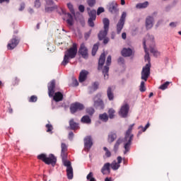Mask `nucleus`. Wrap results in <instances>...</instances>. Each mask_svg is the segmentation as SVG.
Segmentation results:
<instances>
[{"label":"nucleus","mask_w":181,"mask_h":181,"mask_svg":"<svg viewBox=\"0 0 181 181\" xmlns=\"http://www.w3.org/2000/svg\"><path fill=\"white\" fill-rule=\"evenodd\" d=\"M86 112L89 115H93V114H94V112H95V110H94V108H93V107H89V108L86 109Z\"/></svg>","instance_id":"nucleus-44"},{"label":"nucleus","mask_w":181,"mask_h":181,"mask_svg":"<svg viewBox=\"0 0 181 181\" xmlns=\"http://www.w3.org/2000/svg\"><path fill=\"white\" fill-rule=\"evenodd\" d=\"M61 157H64L66 158V156H67L68 153H67V145L64 143H62L61 144Z\"/></svg>","instance_id":"nucleus-23"},{"label":"nucleus","mask_w":181,"mask_h":181,"mask_svg":"<svg viewBox=\"0 0 181 181\" xmlns=\"http://www.w3.org/2000/svg\"><path fill=\"white\" fill-rule=\"evenodd\" d=\"M111 164L110 163H106L104 164L101 169V173L103 175H107V173H111Z\"/></svg>","instance_id":"nucleus-17"},{"label":"nucleus","mask_w":181,"mask_h":181,"mask_svg":"<svg viewBox=\"0 0 181 181\" xmlns=\"http://www.w3.org/2000/svg\"><path fill=\"white\" fill-rule=\"evenodd\" d=\"M87 76H88V71L82 70L79 74V83H84V81L87 80Z\"/></svg>","instance_id":"nucleus-18"},{"label":"nucleus","mask_w":181,"mask_h":181,"mask_svg":"<svg viewBox=\"0 0 181 181\" xmlns=\"http://www.w3.org/2000/svg\"><path fill=\"white\" fill-rule=\"evenodd\" d=\"M150 52L154 56H158L159 55V52H158V50L156 49L155 47H150Z\"/></svg>","instance_id":"nucleus-40"},{"label":"nucleus","mask_w":181,"mask_h":181,"mask_svg":"<svg viewBox=\"0 0 181 181\" xmlns=\"http://www.w3.org/2000/svg\"><path fill=\"white\" fill-rule=\"evenodd\" d=\"M23 9H25V4L24 3H22L21 4V8H19V11H23Z\"/></svg>","instance_id":"nucleus-57"},{"label":"nucleus","mask_w":181,"mask_h":181,"mask_svg":"<svg viewBox=\"0 0 181 181\" xmlns=\"http://www.w3.org/2000/svg\"><path fill=\"white\" fill-rule=\"evenodd\" d=\"M105 181H111V178L106 177L105 179Z\"/></svg>","instance_id":"nucleus-64"},{"label":"nucleus","mask_w":181,"mask_h":181,"mask_svg":"<svg viewBox=\"0 0 181 181\" xmlns=\"http://www.w3.org/2000/svg\"><path fill=\"white\" fill-rule=\"evenodd\" d=\"M93 176H94V174L92 172L89 173L88 175L86 176L87 180L95 181V178H94Z\"/></svg>","instance_id":"nucleus-39"},{"label":"nucleus","mask_w":181,"mask_h":181,"mask_svg":"<svg viewBox=\"0 0 181 181\" xmlns=\"http://www.w3.org/2000/svg\"><path fill=\"white\" fill-rule=\"evenodd\" d=\"M118 63H120L121 64H124V58L119 57L117 60Z\"/></svg>","instance_id":"nucleus-54"},{"label":"nucleus","mask_w":181,"mask_h":181,"mask_svg":"<svg viewBox=\"0 0 181 181\" xmlns=\"http://www.w3.org/2000/svg\"><path fill=\"white\" fill-rule=\"evenodd\" d=\"M84 148L86 151H90L91 146H93V139L91 136H87L83 139Z\"/></svg>","instance_id":"nucleus-14"},{"label":"nucleus","mask_w":181,"mask_h":181,"mask_svg":"<svg viewBox=\"0 0 181 181\" xmlns=\"http://www.w3.org/2000/svg\"><path fill=\"white\" fill-rule=\"evenodd\" d=\"M108 117L110 119H114V117H115V110L112 108L109 109L108 112Z\"/></svg>","instance_id":"nucleus-34"},{"label":"nucleus","mask_w":181,"mask_h":181,"mask_svg":"<svg viewBox=\"0 0 181 181\" xmlns=\"http://www.w3.org/2000/svg\"><path fill=\"white\" fill-rule=\"evenodd\" d=\"M103 150L105 151V156L106 158H111V151H110V150H108V148L107 147H103Z\"/></svg>","instance_id":"nucleus-41"},{"label":"nucleus","mask_w":181,"mask_h":181,"mask_svg":"<svg viewBox=\"0 0 181 181\" xmlns=\"http://www.w3.org/2000/svg\"><path fill=\"white\" fill-rule=\"evenodd\" d=\"M169 84H172V82L166 81L165 83L160 86L159 89L160 90H166V88H168V87H169Z\"/></svg>","instance_id":"nucleus-36"},{"label":"nucleus","mask_w":181,"mask_h":181,"mask_svg":"<svg viewBox=\"0 0 181 181\" xmlns=\"http://www.w3.org/2000/svg\"><path fill=\"white\" fill-rule=\"evenodd\" d=\"M29 103H36V101H37V96L36 95H32L29 100H28Z\"/></svg>","instance_id":"nucleus-43"},{"label":"nucleus","mask_w":181,"mask_h":181,"mask_svg":"<svg viewBox=\"0 0 181 181\" xmlns=\"http://www.w3.org/2000/svg\"><path fill=\"white\" fill-rule=\"evenodd\" d=\"M62 162L64 163V166L66 167V169H69V168H71V162L67 160V156L64 158L63 156L62 157Z\"/></svg>","instance_id":"nucleus-28"},{"label":"nucleus","mask_w":181,"mask_h":181,"mask_svg":"<svg viewBox=\"0 0 181 181\" xmlns=\"http://www.w3.org/2000/svg\"><path fill=\"white\" fill-rule=\"evenodd\" d=\"M10 0H0V4H4V2H6V4H9Z\"/></svg>","instance_id":"nucleus-60"},{"label":"nucleus","mask_w":181,"mask_h":181,"mask_svg":"<svg viewBox=\"0 0 181 181\" xmlns=\"http://www.w3.org/2000/svg\"><path fill=\"white\" fill-rule=\"evenodd\" d=\"M82 124H91V119L88 115H85L81 119Z\"/></svg>","instance_id":"nucleus-29"},{"label":"nucleus","mask_w":181,"mask_h":181,"mask_svg":"<svg viewBox=\"0 0 181 181\" xmlns=\"http://www.w3.org/2000/svg\"><path fill=\"white\" fill-rule=\"evenodd\" d=\"M78 11L81 12V13H83V12H84L85 11V7L83 5H79L78 6Z\"/></svg>","instance_id":"nucleus-51"},{"label":"nucleus","mask_w":181,"mask_h":181,"mask_svg":"<svg viewBox=\"0 0 181 181\" xmlns=\"http://www.w3.org/2000/svg\"><path fill=\"white\" fill-rule=\"evenodd\" d=\"M93 107L95 108H100V110H104L105 105L104 101L101 99V94H98L93 99Z\"/></svg>","instance_id":"nucleus-8"},{"label":"nucleus","mask_w":181,"mask_h":181,"mask_svg":"<svg viewBox=\"0 0 181 181\" xmlns=\"http://www.w3.org/2000/svg\"><path fill=\"white\" fill-rule=\"evenodd\" d=\"M115 139H117V132H110L107 136V142L109 144H112Z\"/></svg>","instance_id":"nucleus-21"},{"label":"nucleus","mask_w":181,"mask_h":181,"mask_svg":"<svg viewBox=\"0 0 181 181\" xmlns=\"http://www.w3.org/2000/svg\"><path fill=\"white\" fill-rule=\"evenodd\" d=\"M108 42H110V39L108 37H105L103 39V43L104 45H107L108 43Z\"/></svg>","instance_id":"nucleus-53"},{"label":"nucleus","mask_w":181,"mask_h":181,"mask_svg":"<svg viewBox=\"0 0 181 181\" xmlns=\"http://www.w3.org/2000/svg\"><path fill=\"white\" fill-rule=\"evenodd\" d=\"M125 4V0H121V5Z\"/></svg>","instance_id":"nucleus-63"},{"label":"nucleus","mask_w":181,"mask_h":181,"mask_svg":"<svg viewBox=\"0 0 181 181\" xmlns=\"http://www.w3.org/2000/svg\"><path fill=\"white\" fill-rule=\"evenodd\" d=\"M104 63H105V54L102 53L100 54V57L98 61V70H101V69H103V66H104Z\"/></svg>","instance_id":"nucleus-19"},{"label":"nucleus","mask_w":181,"mask_h":181,"mask_svg":"<svg viewBox=\"0 0 181 181\" xmlns=\"http://www.w3.org/2000/svg\"><path fill=\"white\" fill-rule=\"evenodd\" d=\"M66 16H67V20H66V23H68V25H69V26H73V16H71L69 13H66Z\"/></svg>","instance_id":"nucleus-32"},{"label":"nucleus","mask_w":181,"mask_h":181,"mask_svg":"<svg viewBox=\"0 0 181 181\" xmlns=\"http://www.w3.org/2000/svg\"><path fill=\"white\" fill-rule=\"evenodd\" d=\"M104 8L103 7H99L98 8V11H97V15H101V13H103V12H104Z\"/></svg>","instance_id":"nucleus-49"},{"label":"nucleus","mask_w":181,"mask_h":181,"mask_svg":"<svg viewBox=\"0 0 181 181\" xmlns=\"http://www.w3.org/2000/svg\"><path fill=\"white\" fill-rule=\"evenodd\" d=\"M107 95L109 101H112L114 100V91L112 90V88L111 86L107 88Z\"/></svg>","instance_id":"nucleus-25"},{"label":"nucleus","mask_w":181,"mask_h":181,"mask_svg":"<svg viewBox=\"0 0 181 181\" xmlns=\"http://www.w3.org/2000/svg\"><path fill=\"white\" fill-rule=\"evenodd\" d=\"M103 25H104V30H109L110 29V20L107 18H103Z\"/></svg>","instance_id":"nucleus-31"},{"label":"nucleus","mask_w":181,"mask_h":181,"mask_svg":"<svg viewBox=\"0 0 181 181\" xmlns=\"http://www.w3.org/2000/svg\"><path fill=\"white\" fill-rule=\"evenodd\" d=\"M170 11V7L168 6L165 8V12H169Z\"/></svg>","instance_id":"nucleus-62"},{"label":"nucleus","mask_w":181,"mask_h":181,"mask_svg":"<svg viewBox=\"0 0 181 181\" xmlns=\"http://www.w3.org/2000/svg\"><path fill=\"white\" fill-rule=\"evenodd\" d=\"M99 119L103 122H107L108 121V115L107 113H103L99 115Z\"/></svg>","instance_id":"nucleus-35"},{"label":"nucleus","mask_w":181,"mask_h":181,"mask_svg":"<svg viewBox=\"0 0 181 181\" xmlns=\"http://www.w3.org/2000/svg\"><path fill=\"white\" fill-rule=\"evenodd\" d=\"M40 0H35V7L39 8L40 6Z\"/></svg>","instance_id":"nucleus-50"},{"label":"nucleus","mask_w":181,"mask_h":181,"mask_svg":"<svg viewBox=\"0 0 181 181\" xmlns=\"http://www.w3.org/2000/svg\"><path fill=\"white\" fill-rule=\"evenodd\" d=\"M82 110H84V105L78 102L72 103L70 106V111L72 114H76L77 111H82Z\"/></svg>","instance_id":"nucleus-9"},{"label":"nucleus","mask_w":181,"mask_h":181,"mask_svg":"<svg viewBox=\"0 0 181 181\" xmlns=\"http://www.w3.org/2000/svg\"><path fill=\"white\" fill-rule=\"evenodd\" d=\"M74 136V133H73V132H69V139H73Z\"/></svg>","instance_id":"nucleus-55"},{"label":"nucleus","mask_w":181,"mask_h":181,"mask_svg":"<svg viewBox=\"0 0 181 181\" xmlns=\"http://www.w3.org/2000/svg\"><path fill=\"white\" fill-rule=\"evenodd\" d=\"M153 27V17L148 16L146 19V28L151 29Z\"/></svg>","instance_id":"nucleus-22"},{"label":"nucleus","mask_w":181,"mask_h":181,"mask_svg":"<svg viewBox=\"0 0 181 181\" xmlns=\"http://www.w3.org/2000/svg\"><path fill=\"white\" fill-rule=\"evenodd\" d=\"M21 42V40L16 37L13 36V39L10 40L9 42L7 45V49L8 50H13L16 46L19 45V42Z\"/></svg>","instance_id":"nucleus-10"},{"label":"nucleus","mask_w":181,"mask_h":181,"mask_svg":"<svg viewBox=\"0 0 181 181\" xmlns=\"http://www.w3.org/2000/svg\"><path fill=\"white\" fill-rule=\"evenodd\" d=\"M66 175H67V177H68V179H69V180H71V179H73V177H74L73 167L66 168Z\"/></svg>","instance_id":"nucleus-30"},{"label":"nucleus","mask_w":181,"mask_h":181,"mask_svg":"<svg viewBox=\"0 0 181 181\" xmlns=\"http://www.w3.org/2000/svg\"><path fill=\"white\" fill-rule=\"evenodd\" d=\"M98 51V44H95L92 49V56H95Z\"/></svg>","instance_id":"nucleus-37"},{"label":"nucleus","mask_w":181,"mask_h":181,"mask_svg":"<svg viewBox=\"0 0 181 181\" xmlns=\"http://www.w3.org/2000/svg\"><path fill=\"white\" fill-rule=\"evenodd\" d=\"M78 54L83 57V59H88V49L86 47V44L84 42L81 44L78 49Z\"/></svg>","instance_id":"nucleus-11"},{"label":"nucleus","mask_w":181,"mask_h":181,"mask_svg":"<svg viewBox=\"0 0 181 181\" xmlns=\"http://www.w3.org/2000/svg\"><path fill=\"white\" fill-rule=\"evenodd\" d=\"M148 5H149V3H148V1H146L144 3H139L136 5V8H137V9H142L144 8H147Z\"/></svg>","instance_id":"nucleus-33"},{"label":"nucleus","mask_w":181,"mask_h":181,"mask_svg":"<svg viewBox=\"0 0 181 181\" xmlns=\"http://www.w3.org/2000/svg\"><path fill=\"white\" fill-rule=\"evenodd\" d=\"M87 4L88 6H90V8H93V6L95 5V0H87Z\"/></svg>","instance_id":"nucleus-45"},{"label":"nucleus","mask_w":181,"mask_h":181,"mask_svg":"<svg viewBox=\"0 0 181 181\" xmlns=\"http://www.w3.org/2000/svg\"><path fill=\"white\" fill-rule=\"evenodd\" d=\"M53 0H47V5H53Z\"/></svg>","instance_id":"nucleus-56"},{"label":"nucleus","mask_w":181,"mask_h":181,"mask_svg":"<svg viewBox=\"0 0 181 181\" xmlns=\"http://www.w3.org/2000/svg\"><path fill=\"white\" fill-rule=\"evenodd\" d=\"M122 37L124 40L127 39V33H122Z\"/></svg>","instance_id":"nucleus-61"},{"label":"nucleus","mask_w":181,"mask_h":181,"mask_svg":"<svg viewBox=\"0 0 181 181\" xmlns=\"http://www.w3.org/2000/svg\"><path fill=\"white\" fill-rule=\"evenodd\" d=\"M73 86H74V87H77V86H78V81H77V79H74V81H73Z\"/></svg>","instance_id":"nucleus-52"},{"label":"nucleus","mask_w":181,"mask_h":181,"mask_svg":"<svg viewBox=\"0 0 181 181\" xmlns=\"http://www.w3.org/2000/svg\"><path fill=\"white\" fill-rule=\"evenodd\" d=\"M123 142H124V144H127V141H124V139L121 138L117 140L113 148L115 153H117V152H118V149H119V145H121V144H122Z\"/></svg>","instance_id":"nucleus-20"},{"label":"nucleus","mask_w":181,"mask_h":181,"mask_svg":"<svg viewBox=\"0 0 181 181\" xmlns=\"http://www.w3.org/2000/svg\"><path fill=\"white\" fill-rule=\"evenodd\" d=\"M77 56V44L74 43L72 47L68 49L64 54V60L62 62V66H67L69 60L74 59Z\"/></svg>","instance_id":"nucleus-3"},{"label":"nucleus","mask_w":181,"mask_h":181,"mask_svg":"<svg viewBox=\"0 0 181 181\" xmlns=\"http://www.w3.org/2000/svg\"><path fill=\"white\" fill-rule=\"evenodd\" d=\"M107 33H108V30H104L100 31L98 34L99 40H103V39H105V37L107 36Z\"/></svg>","instance_id":"nucleus-27"},{"label":"nucleus","mask_w":181,"mask_h":181,"mask_svg":"<svg viewBox=\"0 0 181 181\" xmlns=\"http://www.w3.org/2000/svg\"><path fill=\"white\" fill-rule=\"evenodd\" d=\"M129 112V105L128 103H125L122 105L120 110L119 111V115L122 117V118H127L128 117V113Z\"/></svg>","instance_id":"nucleus-12"},{"label":"nucleus","mask_w":181,"mask_h":181,"mask_svg":"<svg viewBox=\"0 0 181 181\" xmlns=\"http://www.w3.org/2000/svg\"><path fill=\"white\" fill-rule=\"evenodd\" d=\"M106 64H107V66H105L104 69L103 70L105 80L108 79V71H110V67L108 66L111 65V55H109L107 57V61H106Z\"/></svg>","instance_id":"nucleus-13"},{"label":"nucleus","mask_w":181,"mask_h":181,"mask_svg":"<svg viewBox=\"0 0 181 181\" xmlns=\"http://www.w3.org/2000/svg\"><path fill=\"white\" fill-rule=\"evenodd\" d=\"M109 12L111 13H117L118 12V4L115 1L109 4Z\"/></svg>","instance_id":"nucleus-16"},{"label":"nucleus","mask_w":181,"mask_h":181,"mask_svg":"<svg viewBox=\"0 0 181 181\" xmlns=\"http://www.w3.org/2000/svg\"><path fill=\"white\" fill-rule=\"evenodd\" d=\"M126 18H127V13L123 12L119 21H118V23L116 25L117 35H119V33H121V31L122 30V29H124V25H125Z\"/></svg>","instance_id":"nucleus-7"},{"label":"nucleus","mask_w":181,"mask_h":181,"mask_svg":"<svg viewBox=\"0 0 181 181\" xmlns=\"http://www.w3.org/2000/svg\"><path fill=\"white\" fill-rule=\"evenodd\" d=\"M47 132H52L53 131V126L52 124H46Z\"/></svg>","instance_id":"nucleus-48"},{"label":"nucleus","mask_w":181,"mask_h":181,"mask_svg":"<svg viewBox=\"0 0 181 181\" xmlns=\"http://www.w3.org/2000/svg\"><path fill=\"white\" fill-rule=\"evenodd\" d=\"M122 56L124 57H129L132 56V49L131 48H124L122 50Z\"/></svg>","instance_id":"nucleus-24"},{"label":"nucleus","mask_w":181,"mask_h":181,"mask_svg":"<svg viewBox=\"0 0 181 181\" xmlns=\"http://www.w3.org/2000/svg\"><path fill=\"white\" fill-rule=\"evenodd\" d=\"M150 126H151V124H149V122H148L144 127L142 126H139V129H141V128L142 132H145V131H146L148 129V128H149Z\"/></svg>","instance_id":"nucleus-42"},{"label":"nucleus","mask_w":181,"mask_h":181,"mask_svg":"<svg viewBox=\"0 0 181 181\" xmlns=\"http://www.w3.org/2000/svg\"><path fill=\"white\" fill-rule=\"evenodd\" d=\"M141 93H145L146 91V88L145 87V82L141 81L139 87Z\"/></svg>","instance_id":"nucleus-38"},{"label":"nucleus","mask_w":181,"mask_h":181,"mask_svg":"<svg viewBox=\"0 0 181 181\" xmlns=\"http://www.w3.org/2000/svg\"><path fill=\"white\" fill-rule=\"evenodd\" d=\"M12 84L13 86H17V84H19V79L17 77L13 78Z\"/></svg>","instance_id":"nucleus-47"},{"label":"nucleus","mask_w":181,"mask_h":181,"mask_svg":"<svg viewBox=\"0 0 181 181\" xmlns=\"http://www.w3.org/2000/svg\"><path fill=\"white\" fill-rule=\"evenodd\" d=\"M144 49L145 50L144 59L146 61L148 62L145 66L143 67L141 71V80L144 81H148L149 76H151V57H149V53L146 50V41L144 40L143 42Z\"/></svg>","instance_id":"nucleus-1"},{"label":"nucleus","mask_w":181,"mask_h":181,"mask_svg":"<svg viewBox=\"0 0 181 181\" xmlns=\"http://www.w3.org/2000/svg\"><path fill=\"white\" fill-rule=\"evenodd\" d=\"M86 11H88L89 16L88 21V25L90 26V28H94V21L97 19V11L95 10H90V7L86 8Z\"/></svg>","instance_id":"nucleus-6"},{"label":"nucleus","mask_w":181,"mask_h":181,"mask_svg":"<svg viewBox=\"0 0 181 181\" xmlns=\"http://www.w3.org/2000/svg\"><path fill=\"white\" fill-rule=\"evenodd\" d=\"M117 159V163L116 160H114L110 164V166L113 170H118V169H119V167L121 166V165L119 164L122 163V157L118 156Z\"/></svg>","instance_id":"nucleus-15"},{"label":"nucleus","mask_w":181,"mask_h":181,"mask_svg":"<svg viewBox=\"0 0 181 181\" xmlns=\"http://www.w3.org/2000/svg\"><path fill=\"white\" fill-rule=\"evenodd\" d=\"M134 125H135V124H131L129 127V129H127V131L126 132V134L124 139V141L126 142L124 143V155L128 153V152H129V149H131V145H132L134 134H132V128L134 127Z\"/></svg>","instance_id":"nucleus-4"},{"label":"nucleus","mask_w":181,"mask_h":181,"mask_svg":"<svg viewBox=\"0 0 181 181\" xmlns=\"http://www.w3.org/2000/svg\"><path fill=\"white\" fill-rule=\"evenodd\" d=\"M37 159L42 160L46 165H52V166H54L57 162V158L53 154H49L47 157L46 154L41 153L37 156Z\"/></svg>","instance_id":"nucleus-5"},{"label":"nucleus","mask_w":181,"mask_h":181,"mask_svg":"<svg viewBox=\"0 0 181 181\" xmlns=\"http://www.w3.org/2000/svg\"><path fill=\"white\" fill-rule=\"evenodd\" d=\"M48 95L49 97H53L56 103L63 100V93L57 92L54 93V88H56V80L53 79L48 83Z\"/></svg>","instance_id":"nucleus-2"},{"label":"nucleus","mask_w":181,"mask_h":181,"mask_svg":"<svg viewBox=\"0 0 181 181\" xmlns=\"http://www.w3.org/2000/svg\"><path fill=\"white\" fill-rule=\"evenodd\" d=\"M93 87L95 88V90H97V88H98V82H95L93 83Z\"/></svg>","instance_id":"nucleus-59"},{"label":"nucleus","mask_w":181,"mask_h":181,"mask_svg":"<svg viewBox=\"0 0 181 181\" xmlns=\"http://www.w3.org/2000/svg\"><path fill=\"white\" fill-rule=\"evenodd\" d=\"M170 26L171 28H176V23H175V22L170 23Z\"/></svg>","instance_id":"nucleus-58"},{"label":"nucleus","mask_w":181,"mask_h":181,"mask_svg":"<svg viewBox=\"0 0 181 181\" xmlns=\"http://www.w3.org/2000/svg\"><path fill=\"white\" fill-rule=\"evenodd\" d=\"M67 6H68V8H69V9L71 13H72L73 15H74L75 11H74V8L73 7V4H71L69 3V4H67Z\"/></svg>","instance_id":"nucleus-46"},{"label":"nucleus","mask_w":181,"mask_h":181,"mask_svg":"<svg viewBox=\"0 0 181 181\" xmlns=\"http://www.w3.org/2000/svg\"><path fill=\"white\" fill-rule=\"evenodd\" d=\"M69 127L73 131L78 129V128H80V127H78V123L74 122V119H71L69 120Z\"/></svg>","instance_id":"nucleus-26"}]
</instances>
